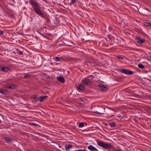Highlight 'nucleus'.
Instances as JSON below:
<instances>
[{
	"mask_svg": "<svg viewBox=\"0 0 151 151\" xmlns=\"http://www.w3.org/2000/svg\"><path fill=\"white\" fill-rule=\"evenodd\" d=\"M98 145L100 147L106 149H110L112 147V146L110 144L107 143H106L102 141L97 140Z\"/></svg>",
	"mask_w": 151,
	"mask_h": 151,
	"instance_id": "obj_1",
	"label": "nucleus"
},
{
	"mask_svg": "<svg viewBox=\"0 0 151 151\" xmlns=\"http://www.w3.org/2000/svg\"><path fill=\"white\" fill-rule=\"evenodd\" d=\"M29 2L31 4L34 6V7H33V9L37 13L39 11H40V7L36 3L34 0H30Z\"/></svg>",
	"mask_w": 151,
	"mask_h": 151,
	"instance_id": "obj_2",
	"label": "nucleus"
},
{
	"mask_svg": "<svg viewBox=\"0 0 151 151\" xmlns=\"http://www.w3.org/2000/svg\"><path fill=\"white\" fill-rule=\"evenodd\" d=\"M81 83L83 85L88 86L91 84L92 82L90 81L88 79L85 78L81 81Z\"/></svg>",
	"mask_w": 151,
	"mask_h": 151,
	"instance_id": "obj_3",
	"label": "nucleus"
},
{
	"mask_svg": "<svg viewBox=\"0 0 151 151\" xmlns=\"http://www.w3.org/2000/svg\"><path fill=\"white\" fill-rule=\"evenodd\" d=\"M120 71L121 72L127 75H131L133 73V71L125 69H120Z\"/></svg>",
	"mask_w": 151,
	"mask_h": 151,
	"instance_id": "obj_4",
	"label": "nucleus"
},
{
	"mask_svg": "<svg viewBox=\"0 0 151 151\" xmlns=\"http://www.w3.org/2000/svg\"><path fill=\"white\" fill-rule=\"evenodd\" d=\"M105 108L104 107H101L98 111L94 112V113L98 114H104L105 112Z\"/></svg>",
	"mask_w": 151,
	"mask_h": 151,
	"instance_id": "obj_5",
	"label": "nucleus"
},
{
	"mask_svg": "<svg viewBox=\"0 0 151 151\" xmlns=\"http://www.w3.org/2000/svg\"><path fill=\"white\" fill-rule=\"evenodd\" d=\"M135 39L137 40V42L140 44H142L144 42L145 40L144 39H141L139 37H136Z\"/></svg>",
	"mask_w": 151,
	"mask_h": 151,
	"instance_id": "obj_6",
	"label": "nucleus"
},
{
	"mask_svg": "<svg viewBox=\"0 0 151 151\" xmlns=\"http://www.w3.org/2000/svg\"><path fill=\"white\" fill-rule=\"evenodd\" d=\"M1 69L2 71L6 72L11 71V69L9 68L3 66L1 67Z\"/></svg>",
	"mask_w": 151,
	"mask_h": 151,
	"instance_id": "obj_7",
	"label": "nucleus"
},
{
	"mask_svg": "<svg viewBox=\"0 0 151 151\" xmlns=\"http://www.w3.org/2000/svg\"><path fill=\"white\" fill-rule=\"evenodd\" d=\"M88 148L89 150L91 151H98V150L97 149L94 147L92 145H90L88 147Z\"/></svg>",
	"mask_w": 151,
	"mask_h": 151,
	"instance_id": "obj_8",
	"label": "nucleus"
},
{
	"mask_svg": "<svg viewBox=\"0 0 151 151\" xmlns=\"http://www.w3.org/2000/svg\"><path fill=\"white\" fill-rule=\"evenodd\" d=\"M57 80L62 83H64L65 82V80L63 77L61 76H59L57 78Z\"/></svg>",
	"mask_w": 151,
	"mask_h": 151,
	"instance_id": "obj_9",
	"label": "nucleus"
},
{
	"mask_svg": "<svg viewBox=\"0 0 151 151\" xmlns=\"http://www.w3.org/2000/svg\"><path fill=\"white\" fill-rule=\"evenodd\" d=\"M77 88L78 90H84L85 88V87L81 85H79V86H77Z\"/></svg>",
	"mask_w": 151,
	"mask_h": 151,
	"instance_id": "obj_10",
	"label": "nucleus"
},
{
	"mask_svg": "<svg viewBox=\"0 0 151 151\" xmlns=\"http://www.w3.org/2000/svg\"><path fill=\"white\" fill-rule=\"evenodd\" d=\"M8 92L7 91L2 90L0 88V93L4 95H6L8 93Z\"/></svg>",
	"mask_w": 151,
	"mask_h": 151,
	"instance_id": "obj_11",
	"label": "nucleus"
},
{
	"mask_svg": "<svg viewBox=\"0 0 151 151\" xmlns=\"http://www.w3.org/2000/svg\"><path fill=\"white\" fill-rule=\"evenodd\" d=\"M17 86L16 85H13V84H9V88L11 89H14L16 88Z\"/></svg>",
	"mask_w": 151,
	"mask_h": 151,
	"instance_id": "obj_12",
	"label": "nucleus"
},
{
	"mask_svg": "<svg viewBox=\"0 0 151 151\" xmlns=\"http://www.w3.org/2000/svg\"><path fill=\"white\" fill-rule=\"evenodd\" d=\"M48 97L47 96H40V102H42L46 98Z\"/></svg>",
	"mask_w": 151,
	"mask_h": 151,
	"instance_id": "obj_13",
	"label": "nucleus"
},
{
	"mask_svg": "<svg viewBox=\"0 0 151 151\" xmlns=\"http://www.w3.org/2000/svg\"><path fill=\"white\" fill-rule=\"evenodd\" d=\"M108 124L112 127H114L115 126V123L114 122H109Z\"/></svg>",
	"mask_w": 151,
	"mask_h": 151,
	"instance_id": "obj_14",
	"label": "nucleus"
},
{
	"mask_svg": "<svg viewBox=\"0 0 151 151\" xmlns=\"http://www.w3.org/2000/svg\"><path fill=\"white\" fill-rule=\"evenodd\" d=\"M4 139L6 141H7L8 142H11L12 141V139L10 138L5 137L4 138Z\"/></svg>",
	"mask_w": 151,
	"mask_h": 151,
	"instance_id": "obj_15",
	"label": "nucleus"
},
{
	"mask_svg": "<svg viewBox=\"0 0 151 151\" xmlns=\"http://www.w3.org/2000/svg\"><path fill=\"white\" fill-rule=\"evenodd\" d=\"M101 90L104 91H106L108 90L107 88L104 86L102 88H101Z\"/></svg>",
	"mask_w": 151,
	"mask_h": 151,
	"instance_id": "obj_16",
	"label": "nucleus"
},
{
	"mask_svg": "<svg viewBox=\"0 0 151 151\" xmlns=\"http://www.w3.org/2000/svg\"><path fill=\"white\" fill-rule=\"evenodd\" d=\"M138 67L139 68L141 69H143L145 68V66L142 64H139L138 65Z\"/></svg>",
	"mask_w": 151,
	"mask_h": 151,
	"instance_id": "obj_17",
	"label": "nucleus"
},
{
	"mask_svg": "<svg viewBox=\"0 0 151 151\" xmlns=\"http://www.w3.org/2000/svg\"><path fill=\"white\" fill-rule=\"evenodd\" d=\"M144 24L145 26H151V23L147 22H145L144 23Z\"/></svg>",
	"mask_w": 151,
	"mask_h": 151,
	"instance_id": "obj_18",
	"label": "nucleus"
},
{
	"mask_svg": "<svg viewBox=\"0 0 151 151\" xmlns=\"http://www.w3.org/2000/svg\"><path fill=\"white\" fill-rule=\"evenodd\" d=\"M37 14L42 17H44V15L40 11H39Z\"/></svg>",
	"mask_w": 151,
	"mask_h": 151,
	"instance_id": "obj_19",
	"label": "nucleus"
},
{
	"mask_svg": "<svg viewBox=\"0 0 151 151\" xmlns=\"http://www.w3.org/2000/svg\"><path fill=\"white\" fill-rule=\"evenodd\" d=\"M72 146L71 145H69L68 146H66L65 148L66 150H68L72 148Z\"/></svg>",
	"mask_w": 151,
	"mask_h": 151,
	"instance_id": "obj_20",
	"label": "nucleus"
},
{
	"mask_svg": "<svg viewBox=\"0 0 151 151\" xmlns=\"http://www.w3.org/2000/svg\"><path fill=\"white\" fill-rule=\"evenodd\" d=\"M31 76L29 74H27L26 75H25L24 76V77H23V78H29Z\"/></svg>",
	"mask_w": 151,
	"mask_h": 151,
	"instance_id": "obj_21",
	"label": "nucleus"
},
{
	"mask_svg": "<svg viewBox=\"0 0 151 151\" xmlns=\"http://www.w3.org/2000/svg\"><path fill=\"white\" fill-rule=\"evenodd\" d=\"M84 124L83 122H81L79 124L78 127H84Z\"/></svg>",
	"mask_w": 151,
	"mask_h": 151,
	"instance_id": "obj_22",
	"label": "nucleus"
},
{
	"mask_svg": "<svg viewBox=\"0 0 151 151\" xmlns=\"http://www.w3.org/2000/svg\"><path fill=\"white\" fill-rule=\"evenodd\" d=\"M61 59H62V58L61 57L60 58V57H57L55 58V60L56 62H58V61H60V60Z\"/></svg>",
	"mask_w": 151,
	"mask_h": 151,
	"instance_id": "obj_23",
	"label": "nucleus"
},
{
	"mask_svg": "<svg viewBox=\"0 0 151 151\" xmlns=\"http://www.w3.org/2000/svg\"><path fill=\"white\" fill-rule=\"evenodd\" d=\"M34 99V100L36 101H40V97H37V98L36 96H35L34 98H33Z\"/></svg>",
	"mask_w": 151,
	"mask_h": 151,
	"instance_id": "obj_24",
	"label": "nucleus"
},
{
	"mask_svg": "<svg viewBox=\"0 0 151 151\" xmlns=\"http://www.w3.org/2000/svg\"><path fill=\"white\" fill-rule=\"evenodd\" d=\"M76 0H71V1L69 3L70 5L71 4H73L75 3L76 2Z\"/></svg>",
	"mask_w": 151,
	"mask_h": 151,
	"instance_id": "obj_25",
	"label": "nucleus"
},
{
	"mask_svg": "<svg viewBox=\"0 0 151 151\" xmlns=\"http://www.w3.org/2000/svg\"><path fill=\"white\" fill-rule=\"evenodd\" d=\"M29 124L30 125H33V126H35V127H37V126H38L39 125L38 124H35L32 123H29Z\"/></svg>",
	"mask_w": 151,
	"mask_h": 151,
	"instance_id": "obj_26",
	"label": "nucleus"
},
{
	"mask_svg": "<svg viewBox=\"0 0 151 151\" xmlns=\"http://www.w3.org/2000/svg\"><path fill=\"white\" fill-rule=\"evenodd\" d=\"M17 52L18 54L20 55L23 54L22 52L21 51L19 50H17Z\"/></svg>",
	"mask_w": 151,
	"mask_h": 151,
	"instance_id": "obj_27",
	"label": "nucleus"
},
{
	"mask_svg": "<svg viewBox=\"0 0 151 151\" xmlns=\"http://www.w3.org/2000/svg\"><path fill=\"white\" fill-rule=\"evenodd\" d=\"M99 87H101V88H102V87H103L104 86V84H102V83H99Z\"/></svg>",
	"mask_w": 151,
	"mask_h": 151,
	"instance_id": "obj_28",
	"label": "nucleus"
},
{
	"mask_svg": "<svg viewBox=\"0 0 151 151\" xmlns=\"http://www.w3.org/2000/svg\"><path fill=\"white\" fill-rule=\"evenodd\" d=\"M9 84L5 85L4 86V87L5 88H9Z\"/></svg>",
	"mask_w": 151,
	"mask_h": 151,
	"instance_id": "obj_29",
	"label": "nucleus"
},
{
	"mask_svg": "<svg viewBox=\"0 0 151 151\" xmlns=\"http://www.w3.org/2000/svg\"><path fill=\"white\" fill-rule=\"evenodd\" d=\"M91 77V79H93L94 78V76L93 75H90L88 77V78Z\"/></svg>",
	"mask_w": 151,
	"mask_h": 151,
	"instance_id": "obj_30",
	"label": "nucleus"
},
{
	"mask_svg": "<svg viewBox=\"0 0 151 151\" xmlns=\"http://www.w3.org/2000/svg\"><path fill=\"white\" fill-rule=\"evenodd\" d=\"M109 29L111 31H112L113 29V28L112 27L109 26Z\"/></svg>",
	"mask_w": 151,
	"mask_h": 151,
	"instance_id": "obj_31",
	"label": "nucleus"
},
{
	"mask_svg": "<svg viewBox=\"0 0 151 151\" xmlns=\"http://www.w3.org/2000/svg\"><path fill=\"white\" fill-rule=\"evenodd\" d=\"M117 58L119 59H121L122 60L123 59H124L123 57H121V56H118Z\"/></svg>",
	"mask_w": 151,
	"mask_h": 151,
	"instance_id": "obj_32",
	"label": "nucleus"
},
{
	"mask_svg": "<svg viewBox=\"0 0 151 151\" xmlns=\"http://www.w3.org/2000/svg\"><path fill=\"white\" fill-rule=\"evenodd\" d=\"M148 61H149V63L151 65V60L148 59Z\"/></svg>",
	"mask_w": 151,
	"mask_h": 151,
	"instance_id": "obj_33",
	"label": "nucleus"
},
{
	"mask_svg": "<svg viewBox=\"0 0 151 151\" xmlns=\"http://www.w3.org/2000/svg\"><path fill=\"white\" fill-rule=\"evenodd\" d=\"M0 35H3V31H0Z\"/></svg>",
	"mask_w": 151,
	"mask_h": 151,
	"instance_id": "obj_34",
	"label": "nucleus"
},
{
	"mask_svg": "<svg viewBox=\"0 0 151 151\" xmlns=\"http://www.w3.org/2000/svg\"><path fill=\"white\" fill-rule=\"evenodd\" d=\"M42 36L44 37H45V38H46V39H48L49 38V37L45 35H42Z\"/></svg>",
	"mask_w": 151,
	"mask_h": 151,
	"instance_id": "obj_35",
	"label": "nucleus"
},
{
	"mask_svg": "<svg viewBox=\"0 0 151 151\" xmlns=\"http://www.w3.org/2000/svg\"><path fill=\"white\" fill-rule=\"evenodd\" d=\"M79 151H85V150H79Z\"/></svg>",
	"mask_w": 151,
	"mask_h": 151,
	"instance_id": "obj_36",
	"label": "nucleus"
},
{
	"mask_svg": "<svg viewBox=\"0 0 151 151\" xmlns=\"http://www.w3.org/2000/svg\"><path fill=\"white\" fill-rule=\"evenodd\" d=\"M115 151H122L121 150H117Z\"/></svg>",
	"mask_w": 151,
	"mask_h": 151,
	"instance_id": "obj_37",
	"label": "nucleus"
},
{
	"mask_svg": "<svg viewBox=\"0 0 151 151\" xmlns=\"http://www.w3.org/2000/svg\"><path fill=\"white\" fill-rule=\"evenodd\" d=\"M141 14H143V11H141Z\"/></svg>",
	"mask_w": 151,
	"mask_h": 151,
	"instance_id": "obj_38",
	"label": "nucleus"
},
{
	"mask_svg": "<svg viewBox=\"0 0 151 151\" xmlns=\"http://www.w3.org/2000/svg\"><path fill=\"white\" fill-rule=\"evenodd\" d=\"M108 37L111 40V37L109 36V35L108 36Z\"/></svg>",
	"mask_w": 151,
	"mask_h": 151,
	"instance_id": "obj_39",
	"label": "nucleus"
},
{
	"mask_svg": "<svg viewBox=\"0 0 151 151\" xmlns=\"http://www.w3.org/2000/svg\"><path fill=\"white\" fill-rule=\"evenodd\" d=\"M59 45H64V44H59Z\"/></svg>",
	"mask_w": 151,
	"mask_h": 151,
	"instance_id": "obj_40",
	"label": "nucleus"
},
{
	"mask_svg": "<svg viewBox=\"0 0 151 151\" xmlns=\"http://www.w3.org/2000/svg\"><path fill=\"white\" fill-rule=\"evenodd\" d=\"M80 100H81V98H80Z\"/></svg>",
	"mask_w": 151,
	"mask_h": 151,
	"instance_id": "obj_41",
	"label": "nucleus"
}]
</instances>
